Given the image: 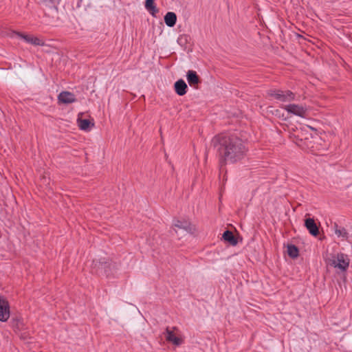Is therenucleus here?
I'll return each instance as SVG.
<instances>
[{"instance_id": "aec40b11", "label": "nucleus", "mask_w": 352, "mask_h": 352, "mask_svg": "<svg viewBox=\"0 0 352 352\" xmlns=\"http://www.w3.org/2000/svg\"><path fill=\"white\" fill-rule=\"evenodd\" d=\"M182 38H183L182 37L179 38V41H182Z\"/></svg>"}, {"instance_id": "f3484780", "label": "nucleus", "mask_w": 352, "mask_h": 352, "mask_svg": "<svg viewBox=\"0 0 352 352\" xmlns=\"http://www.w3.org/2000/svg\"><path fill=\"white\" fill-rule=\"evenodd\" d=\"M287 254L292 258H296L298 256L299 251L298 248L293 244H289L287 246Z\"/></svg>"}, {"instance_id": "20e7f679", "label": "nucleus", "mask_w": 352, "mask_h": 352, "mask_svg": "<svg viewBox=\"0 0 352 352\" xmlns=\"http://www.w3.org/2000/svg\"><path fill=\"white\" fill-rule=\"evenodd\" d=\"M336 268H338L342 272L346 270L349 265V259L347 255L344 254H338L337 256L332 260L331 263Z\"/></svg>"}, {"instance_id": "f8f14e48", "label": "nucleus", "mask_w": 352, "mask_h": 352, "mask_svg": "<svg viewBox=\"0 0 352 352\" xmlns=\"http://www.w3.org/2000/svg\"><path fill=\"white\" fill-rule=\"evenodd\" d=\"M174 226L176 228L184 230L187 232L191 233L194 230L193 226L191 225L190 222L187 221L177 220L175 221Z\"/></svg>"}, {"instance_id": "ddd939ff", "label": "nucleus", "mask_w": 352, "mask_h": 352, "mask_svg": "<svg viewBox=\"0 0 352 352\" xmlns=\"http://www.w3.org/2000/svg\"><path fill=\"white\" fill-rule=\"evenodd\" d=\"M188 82L190 86H195L200 82L199 78L196 72L193 70H188L186 74Z\"/></svg>"}, {"instance_id": "6ab92c4d", "label": "nucleus", "mask_w": 352, "mask_h": 352, "mask_svg": "<svg viewBox=\"0 0 352 352\" xmlns=\"http://www.w3.org/2000/svg\"><path fill=\"white\" fill-rule=\"evenodd\" d=\"M336 234L338 236L347 237V232L345 230V229H344V228L340 229V230H336Z\"/></svg>"}, {"instance_id": "2eb2a0df", "label": "nucleus", "mask_w": 352, "mask_h": 352, "mask_svg": "<svg viewBox=\"0 0 352 352\" xmlns=\"http://www.w3.org/2000/svg\"><path fill=\"white\" fill-rule=\"evenodd\" d=\"M223 239L228 242L232 245H236L237 244V240L234 237L233 233L230 230H226L223 232L222 236Z\"/></svg>"}, {"instance_id": "423d86ee", "label": "nucleus", "mask_w": 352, "mask_h": 352, "mask_svg": "<svg viewBox=\"0 0 352 352\" xmlns=\"http://www.w3.org/2000/svg\"><path fill=\"white\" fill-rule=\"evenodd\" d=\"M58 100L59 103L71 104L76 101L75 95L69 91H62L58 96Z\"/></svg>"}, {"instance_id": "39448f33", "label": "nucleus", "mask_w": 352, "mask_h": 352, "mask_svg": "<svg viewBox=\"0 0 352 352\" xmlns=\"http://www.w3.org/2000/svg\"><path fill=\"white\" fill-rule=\"evenodd\" d=\"M10 305L8 301L0 296V321L6 322L10 318Z\"/></svg>"}, {"instance_id": "dca6fc26", "label": "nucleus", "mask_w": 352, "mask_h": 352, "mask_svg": "<svg viewBox=\"0 0 352 352\" xmlns=\"http://www.w3.org/2000/svg\"><path fill=\"white\" fill-rule=\"evenodd\" d=\"M99 267L104 269L105 274L109 276L110 275V272L109 269L111 267V265L114 267L115 265L107 262L104 260V258L100 259L98 261Z\"/></svg>"}, {"instance_id": "6e6552de", "label": "nucleus", "mask_w": 352, "mask_h": 352, "mask_svg": "<svg viewBox=\"0 0 352 352\" xmlns=\"http://www.w3.org/2000/svg\"><path fill=\"white\" fill-rule=\"evenodd\" d=\"M305 226L309 230V233L313 236H317L319 233L318 228L315 223L314 219L308 218L305 221Z\"/></svg>"}, {"instance_id": "f03ea898", "label": "nucleus", "mask_w": 352, "mask_h": 352, "mask_svg": "<svg viewBox=\"0 0 352 352\" xmlns=\"http://www.w3.org/2000/svg\"><path fill=\"white\" fill-rule=\"evenodd\" d=\"M267 95L283 102L295 100L296 94L290 90L271 89L267 91Z\"/></svg>"}, {"instance_id": "9b49d317", "label": "nucleus", "mask_w": 352, "mask_h": 352, "mask_svg": "<svg viewBox=\"0 0 352 352\" xmlns=\"http://www.w3.org/2000/svg\"><path fill=\"white\" fill-rule=\"evenodd\" d=\"M145 9L149 12L153 16H156V14L159 12L155 0H145L144 3Z\"/></svg>"}, {"instance_id": "9d476101", "label": "nucleus", "mask_w": 352, "mask_h": 352, "mask_svg": "<svg viewBox=\"0 0 352 352\" xmlns=\"http://www.w3.org/2000/svg\"><path fill=\"white\" fill-rule=\"evenodd\" d=\"M164 336L167 341L176 346H179L182 343V339L177 337L168 328H166V331L164 332Z\"/></svg>"}, {"instance_id": "0eeeda50", "label": "nucleus", "mask_w": 352, "mask_h": 352, "mask_svg": "<svg viewBox=\"0 0 352 352\" xmlns=\"http://www.w3.org/2000/svg\"><path fill=\"white\" fill-rule=\"evenodd\" d=\"M19 37L23 38L25 42L34 45H43V42L37 37L24 34L20 32H14Z\"/></svg>"}, {"instance_id": "a211bd4d", "label": "nucleus", "mask_w": 352, "mask_h": 352, "mask_svg": "<svg viewBox=\"0 0 352 352\" xmlns=\"http://www.w3.org/2000/svg\"><path fill=\"white\" fill-rule=\"evenodd\" d=\"M78 126L81 130L89 131L90 130L91 122L87 119H78Z\"/></svg>"}, {"instance_id": "7ed1b4c3", "label": "nucleus", "mask_w": 352, "mask_h": 352, "mask_svg": "<svg viewBox=\"0 0 352 352\" xmlns=\"http://www.w3.org/2000/svg\"><path fill=\"white\" fill-rule=\"evenodd\" d=\"M280 107L285 110L287 113L300 117L305 118L307 116V108L305 105L289 104L286 105H281Z\"/></svg>"}, {"instance_id": "1a4fd4ad", "label": "nucleus", "mask_w": 352, "mask_h": 352, "mask_svg": "<svg viewBox=\"0 0 352 352\" xmlns=\"http://www.w3.org/2000/svg\"><path fill=\"white\" fill-rule=\"evenodd\" d=\"M175 91L179 96H182L186 94L187 92V85L185 81L182 79H179L175 82L174 85Z\"/></svg>"}, {"instance_id": "4468645a", "label": "nucleus", "mask_w": 352, "mask_h": 352, "mask_svg": "<svg viewBox=\"0 0 352 352\" xmlns=\"http://www.w3.org/2000/svg\"><path fill=\"white\" fill-rule=\"evenodd\" d=\"M164 22L170 28L173 27L177 22V15L175 12H168L164 16Z\"/></svg>"}, {"instance_id": "f257e3e1", "label": "nucleus", "mask_w": 352, "mask_h": 352, "mask_svg": "<svg viewBox=\"0 0 352 352\" xmlns=\"http://www.w3.org/2000/svg\"><path fill=\"white\" fill-rule=\"evenodd\" d=\"M212 144L217 151L221 166L243 159L247 148L243 140L233 135L220 134L213 138Z\"/></svg>"}]
</instances>
